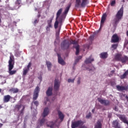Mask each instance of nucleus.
I'll list each match as a JSON object with an SVG mask.
<instances>
[{
	"label": "nucleus",
	"instance_id": "nucleus-55",
	"mask_svg": "<svg viewBox=\"0 0 128 128\" xmlns=\"http://www.w3.org/2000/svg\"><path fill=\"white\" fill-rule=\"evenodd\" d=\"M92 112H93V113L94 112V109L92 110Z\"/></svg>",
	"mask_w": 128,
	"mask_h": 128
},
{
	"label": "nucleus",
	"instance_id": "nucleus-27",
	"mask_svg": "<svg viewBox=\"0 0 128 128\" xmlns=\"http://www.w3.org/2000/svg\"><path fill=\"white\" fill-rule=\"evenodd\" d=\"M52 20H54V16L51 18L50 20H48L47 24H48V26H49V28H52Z\"/></svg>",
	"mask_w": 128,
	"mask_h": 128
},
{
	"label": "nucleus",
	"instance_id": "nucleus-23",
	"mask_svg": "<svg viewBox=\"0 0 128 128\" xmlns=\"http://www.w3.org/2000/svg\"><path fill=\"white\" fill-rule=\"evenodd\" d=\"M12 62H14V60H12V56H10V60L8 61V68L14 66V63Z\"/></svg>",
	"mask_w": 128,
	"mask_h": 128
},
{
	"label": "nucleus",
	"instance_id": "nucleus-53",
	"mask_svg": "<svg viewBox=\"0 0 128 128\" xmlns=\"http://www.w3.org/2000/svg\"><path fill=\"white\" fill-rule=\"evenodd\" d=\"M114 110H116V112H118V108H116V107H115Z\"/></svg>",
	"mask_w": 128,
	"mask_h": 128
},
{
	"label": "nucleus",
	"instance_id": "nucleus-20",
	"mask_svg": "<svg viewBox=\"0 0 128 128\" xmlns=\"http://www.w3.org/2000/svg\"><path fill=\"white\" fill-rule=\"evenodd\" d=\"M10 98H12V96H10L6 95L4 96L3 100L4 102H10Z\"/></svg>",
	"mask_w": 128,
	"mask_h": 128
},
{
	"label": "nucleus",
	"instance_id": "nucleus-19",
	"mask_svg": "<svg viewBox=\"0 0 128 128\" xmlns=\"http://www.w3.org/2000/svg\"><path fill=\"white\" fill-rule=\"evenodd\" d=\"M72 4H69L67 7L65 8V10L64 12H63V16H66V15L68 14V11L70 10V8Z\"/></svg>",
	"mask_w": 128,
	"mask_h": 128
},
{
	"label": "nucleus",
	"instance_id": "nucleus-2",
	"mask_svg": "<svg viewBox=\"0 0 128 128\" xmlns=\"http://www.w3.org/2000/svg\"><path fill=\"white\" fill-rule=\"evenodd\" d=\"M62 8L58 10L56 14V21L54 24V28L55 30H56V28H58V24H62V16H60V14H62Z\"/></svg>",
	"mask_w": 128,
	"mask_h": 128
},
{
	"label": "nucleus",
	"instance_id": "nucleus-28",
	"mask_svg": "<svg viewBox=\"0 0 128 128\" xmlns=\"http://www.w3.org/2000/svg\"><path fill=\"white\" fill-rule=\"evenodd\" d=\"M28 72H30V70L26 68H24L23 69L22 76H26Z\"/></svg>",
	"mask_w": 128,
	"mask_h": 128
},
{
	"label": "nucleus",
	"instance_id": "nucleus-5",
	"mask_svg": "<svg viewBox=\"0 0 128 128\" xmlns=\"http://www.w3.org/2000/svg\"><path fill=\"white\" fill-rule=\"evenodd\" d=\"M38 92H40V87L36 86L34 92L33 100H38Z\"/></svg>",
	"mask_w": 128,
	"mask_h": 128
},
{
	"label": "nucleus",
	"instance_id": "nucleus-59",
	"mask_svg": "<svg viewBox=\"0 0 128 128\" xmlns=\"http://www.w3.org/2000/svg\"><path fill=\"white\" fill-rule=\"evenodd\" d=\"M70 46H68V48Z\"/></svg>",
	"mask_w": 128,
	"mask_h": 128
},
{
	"label": "nucleus",
	"instance_id": "nucleus-48",
	"mask_svg": "<svg viewBox=\"0 0 128 128\" xmlns=\"http://www.w3.org/2000/svg\"><path fill=\"white\" fill-rule=\"evenodd\" d=\"M111 73H112V74H110V75H109V76H110V77L112 76V75H113L114 74V70H112L111 71Z\"/></svg>",
	"mask_w": 128,
	"mask_h": 128
},
{
	"label": "nucleus",
	"instance_id": "nucleus-57",
	"mask_svg": "<svg viewBox=\"0 0 128 128\" xmlns=\"http://www.w3.org/2000/svg\"><path fill=\"white\" fill-rule=\"evenodd\" d=\"M2 22V18L0 17V24Z\"/></svg>",
	"mask_w": 128,
	"mask_h": 128
},
{
	"label": "nucleus",
	"instance_id": "nucleus-41",
	"mask_svg": "<svg viewBox=\"0 0 128 128\" xmlns=\"http://www.w3.org/2000/svg\"><path fill=\"white\" fill-rule=\"evenodd\" d=\"M32 66V62H29L28 65L27 66V68H27L28 70H30V68Z\"/></svg>",
	"mask_w": 128,
	"mask_h": 128
},
{
	"label": "nucleus",
	"instance_id": "nucleus-51",
	"mask_svg": "<svg viewBox=\"0 0 128 128\" xmlns=\"http://www.w3.org/2000/svg\"><path fill=\"white\" fill-rule=\"evenodd\" d=\"M37 22H38V20H35L34 21V24H37Z\"/></svg>",
	"mask_w": 128,
	"mask_h": 128
},
{
	"label": "nucleus",
	"instance_id": "nucleus-29",
	"mask_svg": "<svg viewBox=\"0 0 128 128\" xmlns=\"http://www.w3.org/2000/svg\"><path fill=\"white\" fill-rule=\"evenodd\" d=\"M10 92H13V94H16L18 92V88H12L10 90Z\"/></svg>",
	"mask_w": 128,
	"mask_h": 128
},
{
	"label": "nucleus",
	"instance_id": "nucleus-6",
	"mask_svg": "<svg viewBox=\"0 0 128 128\" xmlns=\"http://www.w3.org/2000/svg\"><path fill=\"white\" fill-rule=\"evenodd\" d=\"M60 82L58 79H56L54 82V90L55 92L60 90Z\"/></svg>",
	"mask_w": 128,
	"mask_h": 128
},
{
	"label": "nucleus",
	"instance_id": "nucleus-38",
	"mask_svg": "<svg viewBox=\"0 0 128 128\" xmlns=\"http://www.w3.org/2000/svg\"><path fill=\"white\" fill-rule=\"evenodd\" d=\"M46 122V119L44 118H42L40 120V126H42V125L44 124V122Z\"/></svg>",
	"mask_w": 128,
	"mask_h": 128
},
{
	"label": "nucleus",
	"instance_id": "nucleus-7",
	"mask_svg": "<svg viewBox=\"0 0 128 128\" xmlns=\"http://www.w3.org/2000/svg\"><path fill=\"white\" fill-rule=\"evenodd\" d=\"M98 101L101 104H104V106H110V100H103L102 98H98Z\"/></svg>",
	"mask_w": 128,
	"mask_h": 128
},
{
	"label": "nucleus",
	"instance_id": "nucleus-17",
	"mask_svg": "<svg viewBox=\"0 0 128 128\" xmlns=\"http://www.w3.org/2000/svg\"><path fill=\"white\" fill-rule=\"evenodd\" d=\"M48 112H50V110L48 108H46L44 110V112L42 114L43 118H46L47 116L48 115Z\"/></svg>",
	"mask_w": 128,
	"mask_h": 128
},
{
	"label": "nucleus",
	"instance_id": "nucleus-31",
	"mask_svg": "<svg viewBox=\"0 0 128 128\" xmlns=\"http://www.w3.org/2000/svg\"><path fill=\"white\" fill-rule=\"evenodd\" d=\"M54 124H55L54 122H50L49 124H47V126L48 128H54Z\"/></svg>",
	"mask_w": 128,
	"mask_h": 128
},
{
	"label": "nucleus",
	"instance_id": "nucleus-42",
	"mask_svg": "<svg viewBox=\"0 0 128 128\" xmlns=\"http://www.w3.org/2000/svg\"><path fill=\"white\" fill-rule=\"evenodd\" d=\"M94 35H91L89 38L90 40H94Z\"/></svg>",
	"mask_w": 128,
	"mask_h": 128
},
{
	"label": "nucleus",
	"instance_id": "nucleus-56",
	"mask_svg": "<svg viewBox=\"0 0 128 128\" xmlns=\"http://www.w3.org/2000/svg\"><path fill=\"white\" fill-rule=\"evenodd\" d=\"M126 36H128V30H127V32H126Z\"/></svg>",
	"mask_w": 128,
	"mask_h": 128
},
{
	"label": "nucleus",
	"instance_id": "nucleus-43",
	"mask_svg": "<svg viewBox=\"0 0 128 128\" xmlns=\"http://www.w3.org/2000/svg\"><path fill=\"white\" fill-rule=\"evenodd\" d=\"M74 80L75 78H74V79L69 78L68 79V82H74Z\"/></svg>",
	"mask_w": 128,
	"mask_h": 128
},
{
	"label": "nucleus",
	"instance_id": "nucleus-50",
	"mask_svg": "<svg viewBox=\"0 0 128 128\" xmlns=\"http://www.w3.org/2000/svg\"><path fill=\"white\" fill-rule=\"evenodd\" d=\"M77 84H80V78H78V80L77 81Z\"/></svg>",
	"mask_w": 128,
	"mask_h": 128
},
{
	"label": "nucleus",
	"instance_id": "nucleus-40",
	"mask_svg": "<svg viewBox=\"0 0 128 128\" xmlns=\"http://www.w3.org/2000/svg\"><path fill=\"white\" fill-rule=\"evenodd\" d=\"M72 44H78V42L76 40H72L70 42Z\"/></svg>",
	"mask_w": 128,
	"mask_h": 128
},
{
	"label": "nucleus",
	"instance_id": "nucleus-47",
	"mask_svg": "<svg viewBox=\"0 0 128 128\" xmlns=\"http://www.w3.org/2000/svg\"><path fill=\"white\" fill-rule=\"evenodd\" d=\"M111 86H116V82H111Z\"/></svg>",
	"mask_w": 128,
	"mask_h": 128
},
{
	"label": "nucleus",
	"instance_id": "nucleus-4",
	"mask_svg": "<svg viewBox=\"0 0 128 128\" xmlns=\"http://www.w3.org/2000/svg\"><path fill=\"white\" fill-rule=\"evenodd\" d=\"M84 124V122L80 120L72 122L71 125L72 128H76Z\"/></svg>",
	"mask_w": 128,
	"mask_h": 128
},
{
	"label": "nucleus",
	"instance_id": "nucleus-25",
	"mask_svg": "<svg viewBox=\"0 0 128 128\" xmlns=\"http://www.w3.org/2000/svg\"><path fill=\"white\" fill-rule=\"evenodd\" d=\"M46 64L47 66L48 70H52V62L50 61H46Z\"/></svg>",
	"mask_w": 128,
	"mask_h": 128
},
{
	"label": "nucleus",
	"instance_id": "nucleus-39",
	"mask_svg": "<svg viewBox=\"0 0 128 128\" xmlns=\"http://www.w3.org/2000/svg\"><path fill=\"white\" fill-rule=\"evenodd\" d=\"M118 44H112V48H114V50H116V48H118Z\"/></svg>",
	"mask_w": 128,
	"mask_h": 128
},
{
	"label": "nucleus",
	"instance_id": "nucleus-22",
	"mask_svg": "<svg viewBox=\"0 0 128 128\" xmlns=\"http://www.w3.org/2000/svg\"><path fill=\"white\" fill-rule=\"evenodd\" d=\"M58 118L60 120V122H62L64 120V115L62 112L60 110H58Z\"/></svg>",
	"mask_w": 128,
	"mask_h": 128
},
{
	"label": "nucleus",
	"instance_id": "nucleus-3",
	"mask_svg": "<svg viewBox=\"0 0 128 128\" xmlns=\"http://www.w3.org/2000/svg\"><path fill=\"white\" fill-rule=\"evenodd\" d=\"M25 108H26V106H22V104H16L14 108V112H18V118H20V116H24V112Z\"/></svg>",
	"mask_w": 128,
	"mask_h": 128
},
{
	"label": "nucleus",
	"instance_id": "nucleus-54",
	"mask_svg": "<svg viewBox=\"0 0 128 128\" xmlns=\"http://www.w3.org/2000/svg\"><path fill=\"white\" fill-rule=\"evenodd\" d=\"M2 126H4V124L0 123V128H2Z\"/></svg>",
	"mask_w": 128,
	"mask_h": 128
},
{
	"label": "nucleus",
	"instance_id": "nucleus-52",
	"mask_svg": "<svg viewBox=\"0 0 128 128\" xmlns=\"http://www.w3.org/2000/svg\"><path fill=\"white\" fill-rule=\"evenodd\" d=\"M94 70V67H92V68H90L89 70Z\"/></svg>",
	"mask_w": 128,
	"mask_h": 128
},
{
	"label": "nucleus",
	"instance_id": "nucleus-32",
	"mask_svg": "<svg viewBox=\"0 0 128 128\" xmlns=\"http://www.w3.org/2000/svg\"><path fill=\"white\" fill-rule=\"evenodd\" d=\"M22 4V0H16L15 2L16 6H18V8H20V5Z\"/></svg>",
	"mask_w": 128,
	"mask_h": 128
},
{
	"label": "nucleus",
	"instance_id": "nucleus-37",
	"mask_svg": "<svg viewBox=\"0 0 128 128\" xmlns=\"http://www.w3.org/2000/svg\"><path fill=\"white\" fill-rule=\"evenodd\" d=\"M66 40H64L63 41V42L61 44V48H66Z\"/></svg>",
	"mask_w": 128,
	"mask_h": 128
},
{
	"label": "nucleus",
	"instance_id": "nucleus-33",
	"mask_svg": "<svg viewBox=\"0 0 128 128\" xmlns=\"http://www.w3.org/2000/svg\"><path fill=\"white\" fill-rule=\"evenodd\" d=\"M75 48L76 50V56H78V54H80V46L79 45H77L75 47Z\"/></svg>",
	"mask_w": 128,
	"mask_h": 128
},
{
	"label": "nucleus",
	"instance_id": "nucleus-26",
	"mask_svg": "<svg viewBox=\"0 0 128 128\" xmlns=\"http://www.w3.org/2000/svg\"><path fill=\"white\" fill-rule=\"evenodd\" d=\"M108 52H103L100 54V58H108Z\"/></svg>",
	"mask_w": 128,
	"mask_h": 128
},
{
	"label": "nucleus",
	"instance_id": "nucleus-14",
	"mask_svg": "<svg viewBox=\"0 0 128 128\" xmlns=\"http://www.w3.org/2000/svg\"><path fill=\"white\" fill-rule=\"evenodd\" d=\"M120 62L124 64H126V62H128V56H122Z\"/></svg>",
	"mask_w": 128,
	"mask_h": 128
},
{
	"label": "nucleus",
	"instance_id": "nucleus-9",
	"mask_svg": "<svg viewBox=\"0 0 128 128\" xmlns=\"http://www.w3.org/2000/svg\"><path fill=\"white\" fill-rule=\"evenodd\" d=\"M116 88L118 92H123V90H128V85L127 86H120V85H117Z\"/></svg>",
	"mask_w": 128,
	"mask_h": 128
},
{
	"label": "nucleus",
	"instance_id": "nucleus-30",
	"mask_svg": "<svg viewBox=\"0 0 128 128\" xmlns=\"http://www.w3.org/2000/svg\"><path fill=\"white\" fill-rule=\"evenodd\" d=\"M80 0H76L75 8H80Z\"/></svg>",
	"mask_w": 128,
	"mask_h": 128
},
{
	"label": "nucleus",
	"instance_id": "nucleus-16",
	"mask_svg": "<svg viewBox=\"0 0 128 128\" xmlns=\"http://www.w3.org/2000/svg\"><path fill=\"white\" fill-rule=\"evenodd\" d=\"M46 94L48 96H52V87H49L46 92Z\"/></svg>",
	"mask_w": 128,
	"mask_h": 128
},
{
	"label": "nucleus",
	"instance_id": "nucleus-58",
	"mask_svg": "<svg viewBox=\"0 0 128 128\" xmlns=\"http://www.w3.org/2000/svg\"><path fill=\"white\" fill-rule=\"evenodd\" d=\"M2 92V89H0V92Z\"/></svg>",
	"mask_w": 128,
	"mask_h": 128
},
{
	"label": "nucleus",
	"instance_id": "nucleus-10",
	"mask_svg": "<svg viewBox=\"0 0 128 128\" xmlns=\"http://www.w3.org/2000/svg\"><path fill=\"white\" fill-rule=\"evenodd\" d=\"M94 61V59L92 58V56H90L88 58H86V60L84 61V63L86 64H92V62Z\"/></svg>",
	"mask_w": 128,
	"mask_h": 128
},
{
	"label": "nucleus",
	"instance_id": "nucleus-36",
	"mask_svg": "<svg viewBox=\"0 0 128 128\" xmlns=\"http://www.w3.org/2000/svg\"><path fill=\"white\" fill-rule=\"evenodd\" d=\"M82 56H78L77 57V58L75 60L74 64H76L78 62H80V60H82Z\"/></svg>",
	"mask_w": 128,
	"mask_h": 128
},
{
	"label": "nucleus",
	"instance_id": "nucleus-45",
	"mask_svg": "<svg viewBox=\"0 0 128 128\" xmlns=\"http://www.w3.org/2000/svg\"><path fill=\"white\" fill-rule=\"evenodd\" d=\"M36 106H38V101H34L32 102Z\"/></svg>",
	"mask_w": 128,
	"mask_h": 128
},
{
	"label": "nucleus",
	"instance_id": "nucleus-12",
	"mask_svg": "<svg viewBox=\"0 0 128 128\" xmlns=\"http://www.w3.org/2000/svg\"><path fill=\"white\" fill-rule=\"evenodd\" d=\"M12 68H14V66L8 67V72L10 76H13V74H16V70H12Z\"/></svg>",
	"mask_w": 128,
	"mask_h": 128
},
{
	"label": "nucleus",
	"instance_id": "nucleus-49",
	"mask_svg": "<svg viewBox=\"0 0 128 128\" xmlns=\"http://www.w3.org/2000/svg\"><path fill=\"white\" fill-rule=\"evenodd\" d=\"M50 27L49 26H47L46 28V30H47V32H50Z\"/></svg>",
	"mask_w": 128,
	"mask_h": 128
},
{
	"label": "nucleus",
	"instance_id": "nucleus-11",
	"mask_svg": "<svg viewBox=\"0 0 128 128\" xmlns=\"http://www.w3.org/2000/svg\"><path fill=\"white\" fill-rule=\"evenodd\" d=\"M57 56H58V62L60 64H62V66H64L66 64V62L62 58V57L60 56V54H58Z\"/></svg>",
	"mask_w": 128,
	"mask_h": 128
},
{
	"label": "nucleus",
	"instance_id": "nucleus-18",
	"mask_svg": "<svg viewBox=\"0 0 128 128\" xmlns=\"http://www.w3.org/2000/svg\"><path fill=\"white\" fill-rule=\"evenodd\" d=\"M88 4H90V2H88V0H82V3L80 4V6L82 8H86V6Z\"/></svg>",
	"mask_w": 128,
	"mask_h": 128
},
{
	"label": "nucleus",
	"instance_id": "nucleus-21",
	"mask_svg": "<svg viewBox=\"0 0 128 128\" xmlns=\"http://www.w3.org/2000/svg\"><path fill=\"white\" fill-rule=\"evenodd\" d=\"M112 124L113 126V128H120V123L118 120H116L113 121Z\"/></svg>",
	"mask_w": 128,
	"mask_h": 128
},
{
	"label": "nucleus",
	"instance_id": "nucleus-44",
	"mask_svg": "<svg viewBox=\"0 0 128 128\" xmlns=\"http://www.w3.org/2000/svg\"><path fill=\"white\" fill-rule=\"evenodd\" d=\"M114 4H116L115 0L112 1L111 3H110L111 6H114Z\"/></svg>",
	"mask_w": 128,
	"mask_h": 128
},
{
	"label": "nucleus",
	"instance_id": "nucleus-46",
	"mask_svg": "<svg viewBox=\"0 0 128 128\" xmlns=\"http://www.w3.org/2000/svg\"><path fill=\"white\" fill-rule=\"evenodd\" d=\"M92 116V113L90 112L88 115H86V118H90Z\"/></svg>",
	"mask_w": 128,
	"mask_h": 128
},
{
	"label": "nucleus",
	"instance_id": "nucleus-35",
	"mask_svg": "<svg viewBox=\"0 0 128 128\" xmlns=\"http://www.w3.org/2000/svg\"><path fill=\"white\" fill-rule=\"evenodd\" d=\"M61 28H62L61 26H59L58 29L56 31V36L57 37L60 36V32Z\"/></svg>",
	"mask_w": 128,
	"mask_h": 128
},
{
	"label": "nucleus",
	"instance_id": "nucleus-24",
	"mask_svg": "<svg viewBox=\"0 0 128 128\" xmlns=\"http://www.w3.org/2000/svg\"><path fill=\"white\" fill-rule=\"evenodd\" d=\"M122 54H118L115 55L114 59L118 62H120V60H122Z\"/></svg>",
	"mask_w": 128,
	"mask_h": 128
},
{
	"label": "nucleus",
	"instance_id": "nucleus-1",
	"mask_svg": "<svg viewBox=\"0 0 128 128\" xmlns=\"http://www.w3.org/2000/svg\"><path fill=\"white\" fill-rule=\"evenodd\" d=\"M122 16H124V6H122V8L117 12L114 18L112 21V24L114 28H116L118 26V24L120 21L122 20Z\"/></svg>",
	"mask_w": 128,
	"mask_h": 128
},
{
	"label": "nucleus",
	"instance_id": "nucleus-34",
	"mask_svg": "<svg viewBox=\"0 0 128 128\" xmlns=\"http://www.w3.org/2000/svg\"><path fill=\"white\" fill-rule=\"evenodd\" d=\"M128 74V70H127L126 72H124V74L121 76V78L122 80H124V78H126V77Z\"/></svg>",
	"mask_w": 128,
	"mask_h": 128
},
{
	"label": "nucleus",
	"instance_id": "nucleus-15",
	"mask_svg": "<svg viewBox=\"0 0 128 128\" xmlns=\"http://www.w3.org/2000/svg\"><path fill=\"white\" fill-rule=\"evenodd\" d=\"M106 14H104L102 16L101 22H100V26H102V24H104L106 20Z\"/></svg>",
	"mask_w": 128,
	"mask_h": 128
},
{
	"label": "nucleus",
	"instance_id": "nucleus-13",
	"mask_svg": "<svg viewBox=\"0 0 128 128\" xmlns=\"http://www.w3.org/2000/svg\"><path fill=\"white\" fill-rule=\"evenodd\" d=\"M94 128H102V120H98L96 124H94Z\"/></svg>",
	"mask_w": 128,
	"mask_h": 128
},
{
	"label": "nucleus",
	"instance_id": "nucleus-8",
	"mask_svg": "<svg viewBox=\"0 0 128 128\" xmlns=\"http://www.w3.org/2000/svg\"><path fill=\"white\" fill-rule=\"evenodd\" d=\"M120 42V38L116 34H114L111 38V42L114 44H116V42Z\"/></svg>",
	"mask_w": 128,
	"mask_h": 128
}]
</instances>
